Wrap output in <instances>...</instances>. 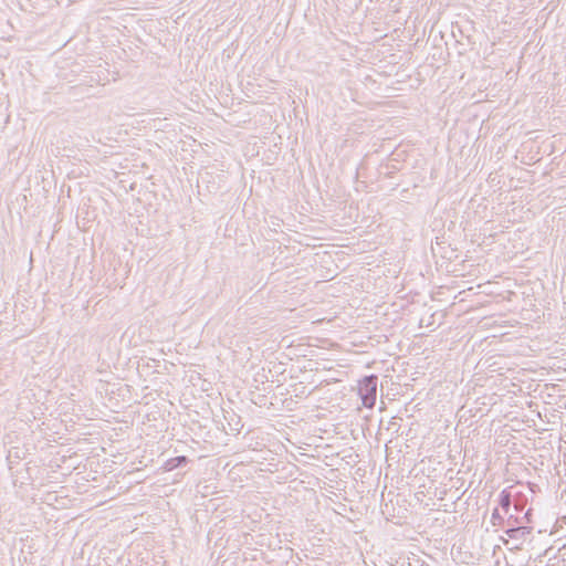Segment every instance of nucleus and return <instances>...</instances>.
<instances>
[{
	"label": "nucleus",
	"instance_id": "f257e3e1",
	"mask_svg": "<svg viewBox=\"0 0 566 566\" xmlns=\"http://www.w3.org/2000/svg\"><path fill=\"white\" fill-rule=\"evenodd\" d=\"M377 381L378 377L376 375H369L365 376L358 384V395L366 408H373L376 403Z\"/></svg>",
	"mask_w": 566,
	"mask_h": 566
},
{
	"label": "nucleus",
	"instance_id": "f03ea898",
	"mask_svg": "<svg viewBox=\"0 0 566 566\" xmlns=\"http://www.w3.org/2000/svg\"><path fill=\"white\" fill-rule=\"evenodd\" d=\"M517 518L513 515H510L506 520L507 528L505 530V533L514 539H525V536L532 533L531 526H523L518 525L515 526V523H517Z\"/></svg>",
	"mask_w": 566,
	"mask_h": 566
},
{
	"label": "nucleus",
	"instance_id": "7ed1b4c3",
	"mask_svg": "<svg viewBox=\"0 0 566 566\" xmlns=\"http://www.w3.org/2000/svg\"><path fill=\"white\" fill-rule=\"evenodd\" d=\"M512 504V494L511 491L505 489L499 494V505L501 509L507 513L510 511Z\"/></svg>",
	"mask_w": 566,
	"mask_h": 566
},
{
	"label": "nucleus",
	"instance_id": "20e7f679",
	"mask_svg": "<svg viewBox=\"0 0 566 566\" xmlns=\"http://www.w3.org/2000/svg\"><path fill=\"white\" fill-rule=\"evenodd\" d=\"M187 462H188V459L185 455L176 457L166 462V469L172 470L178 467H184L187 464Z\"/></svg>",
	"mask_w": 566,
	"mask_h": 566
},
{
	"label": "nucleus",
	"instance_id": "39448f33",
	"mask_svg": "<svg viewBox=\"0 0 566 566\" xmlns=\"http://www.w3.org/2000/svg\"><path fill=\"white\" fill-rule=\"evenodd\" d=\"M491 523L493 526H501L504 523H506L504 517L500 514L499 509L493 510L492 515H491Z\"/></svg>",
	"mask_w": 566,
	"mask_h": 566
},
{
	"label": "nucleus",
	"instance_id": "423d86ee",
	"mask_svg": "<svg viewBox=\"0 0 566 566\" xmlns=\"http://www.w3.org/2000/svg\"><path fill=\"white\" fill-rule=\"evenodd\" d=\"M209 489H210V486L207 484V482L199 483L197 485V492L201 494V499H206L209 496V494H210Z\"/></svg>",
	"mask_w": 566,
	"mask_h": 566
},
{
	"label": "nucleus",
	"instance_id": "0eeeda50",
	"mask_svg": "<svg viewBox=\"0 0 566 566\" xmlns=\"http://www.w3.org/2000/svg\"><path fill=\"white\" fill-rule=\"evenodd\" d=\"M230 166H231V164L227 163L226 160H222V161H221V168H220V170H221V171H224V169H229V168H230Z\"/></svg>",
	"mask_w": 566,
	"mask_h": 566
},
{
	"label": "nucleus",
	"instance_id": "6e6552de",
	"mask_svg": "<svg viewBox=\"0 0 566 566\" xmlns=\"http://www.w3.org/2000/svg\"><path fill=\"white\" fill-rule=\"evenodd\" d=\"M239 422H240V420H238V421L235 422V426H238V424H239ZM228 424H229V427H230V430H231V431H239V429H238L237 427H233L230 422H229Z\"/></svg>",
	"mask_w": 566,
	"mask_h": 566
},
{
	"label": "nucleus",
	"instance_id": "1a4fd4ad",
	"mask_svg": "<svg viewBox=\"0 0 566 566\" xmlns=\"http://www.w3.org/2000/svg\"><path fill=\"white\" fill-rule=\"evenodd\" d=\"M219 506H220L219 504H216V503H214V509H213V512H214V518H218V517H219V515H217V512L219 511Z\"/></svg>",
	"mask_w": 566,
	"mask_h": 566
},
{
	"label": "nucleus",
	"instance_id": "9d476101",
	"mask_svg": "<svg viewBox=\"0 0 566 566\" xmlns=\"http://www.w3.org/2000/svg\"><path fill=\"white\" fill-rule=\"evenodd\" d=\"M530 514H531V513H530V511H527V512L525 513L524 517H523V518H526V520H527V522H530V518H528V515H530Z\"/></svg>",
	"mask_w": 566,
	"mask_h": 566
},
{
	"label": "nucleus",
	"instance_id": "9b49d317",
	"mask_svg": "<svg viewBox=\"0 0 566 566\" xmlns=\"http://www.w3.org/2000/svg\"><path fill=\"white\" fill-rule=\"evenodd\" d=\"M222 424V431H224L226 433H228L227 429H226V426L223 423Z\"/></svg>",
	"mask_w": 566,
	"mask_h": 566
},
{
	"label": "nucleus",
	"instance_id": "f8f14e48",
	"mask_svg": "<svg viewBox=\"0 0 566 566\" xmlns=\"http://www.w3.org/2000/svg\"><path fill=\"white\" fill-rule=\"evenodd\" d=\"M214 489H217V486H216V485H214ZM217 493H218V491H217V490H214V491H213V494L216 495Z\"/></svg>",
	"mask_w": 566,
	"mask_h": 566
}]
</instances>
